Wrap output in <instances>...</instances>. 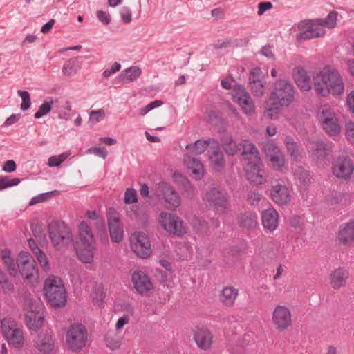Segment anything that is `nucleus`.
Masks as SVG:
<instances>
[{
  "label": "nucleus",
  "instance_id": "1",
  "mask_svg": "<svg viewBox=\"0 0 354 354\" xmlns=\"http://www.w3.org/2000/svg\"><path fill=\"white\" fill-rule=\"evenodd\" d=\"M223 149L229 156H234L243 149L241 153L242 161L248 178L254 183L262 184L266 181L263 171L261 170V161L259 153L256 146L243 140L237 143L230 134H225L221 138Z\"/></svg>",
  "mask_w": 354,
  "mask_h": 354
},
{
  "label": "nucleus",
  "instance_id": "2",
  "mask_svg": "<svg viewBox=\"0 0 354 354\" xmlns=\"http://www.w3.org/2000/svg\"><path fill=\"white\" fill-rule=\"evenodd\" d=\"M316 93L326 97L330 93L340 95L344 93V84L338 71L330 66H325L313 79Z\"/></svg>",
  "mask_w": 354,
  "mask_h": 354
},
{
  "label": "nucleus",
  "instance_id": "3",
  "mask_svg": "<svg viewBox=\"0 0 354 354\" xmlns=\"http://www.w3.org/2000/svg\"><path fill=\"white\" fill-rule=\"evenodd\" d=\"M295 88L293 84L285 78L277 80L273 84L266 114L273 118L272 112L279 111L282 108L290 106L295 100Z\"/></svg>",
  "mask_w": 354,
  "mask_h": 354
},
{
  "label": "nucleus",
  "instance_id": "4",
  "mask_svg": "<svg viewBox=\"0 0 354 354\" xmlns=\"http://www.w3.org/2000/svg\"><path fill=\"white\" fill-rule=\"evenodd\" d=\"M49 237L57 250H62L73 243V234L71 227L63 221H52L48 225Z\"/></svg>",
  "mask_w": 354,
  "mask_h": 354
},
{
  "label": "nucleus",
  "instance_id": "5",
  "mask_svg": "<svg viewBox=\"0 0 354 354\" xmlns=\"http://www.w3.org/2000/svg\"><path fill=\"white\" fill-rule=\"evenodd\" d=\"M44 291L51 306L58 308L65 306L67 301V295L60 278L55 276L48 277L44 282Z\"/></svg>",
  "mask_w": 354,
  "mask_h": 354
},
{
  "label": "nucleus",
  "instance_id": "6",
  "mask_svg": "<svg viewBox=\"0 0 354 354\" xmlns=\"http://www.w3.org/2000/svg\"><path fill=\"white\" fill-rule=\"evenodd\" d=\"M201 197L203 201L207 203L217 214H224L230 209V196L222 189L210 187L203 193Z\"/></svg>",
  "mask_w": 354,
  "mask_h": 354
},
{
  "label": "nucleus",
  "instance_id": "7",
  "mask_svg": "<svg viewBox=\"0 0 354 354\" xmlns=\"http://www.w3.org/2000/svg\"><path fill=\"white\" fill-rule=\"evenodd\" d=\"M18 268L24 281L32 286L37 283L39 272L36 262L27 252H21L17 259Z\"/></svg>",
  "mask_w": 354,
  "mask_h": 354
},
{
  "label": "nucleus",
  "instance_id": "8",
  "mask_svg": "<svg viewBox=\"0 0 354 354\" xmlns=\"http://www.w3.org/2000/svg\"><path fill=\"white\" fill-rule=\"evenodd\" d=\"M88 341V331L82 324H72L67 330L66 342L68 347L73 352H79Z\"/></svg>",
  "mask_w": 354,
  "mask_h": 354
},
{
  "label": "nucleus",
  "instance_id": "9",
  "mask_svg": "<svg viewBox=\"0 0 354 354\" xmlns=\"http://www.w3.org/2000/svg\"><path fill=\"white\" fill-rule=\"evenodd\" d=\"M317 118L322 128L330 136H335L341 132L339 120L335 113L328 105L322 106L317 112Z\"/></svg>",
  "mask_w": 354,
  "mask_h": 354
},
{
  "label": "nucleus",
  "instance_id": "10",
  "mask_svg": "<svg viewBox=\"0 0 354 354\" xmlns=\"http://www.w3.org/2000/svg\"><path fill=\"white\" fill-rule=\"evenodd\" d=\"M1 333L8 343L15 347L21 348L24 345V339L22 330L15 321L11 318H4L1 322Z\"/></svg>",
  "mask_w": 354,
  "mask_h": 354
},
{
  "label": "nucleus",
  "instance_id": "11",
  "mask_svg": "<svg viewBox=\"0 0 354 354\" xmlns=\"http://www.w3.org/2000/svg\"><path fill=\"white\" fill-rule=\"evenodd\" d=\"M299 32L297 39L299 41L320 37L325 35V29L321 26L317 19L301 21L298 24Z\"/></svg>",
  "mask_w": 354,
  "mask_h": 354
},
{
  "label": "nucleus",
  "instance_id": "12",
  "mask_svg": "<svg viewBox=\"0 0 354 354\" xmlns=\"http://www.w3.org/2000/svg\"><path fill=\"white\" fill-rule=\"evenodd\" d=\"M232 99L238 104L244 114L252 115L255 113L254 102L244 86L241 85L234 86Z\"/></svg>",
  "mask_w": 354,
  "mask_h": 354
},
{
  "label": "nucleus",
  "instance_id": "13",
  "mask_svg": "<svg viewBox=\"0 0 354 354\" xmlns=\"http://www.w3.org/2000/svg\"><path fill=\"white\" fill-rule=\"evenodd\" d=\"M157 195L160 200L165 201V206L171 210H175L180 205L181 200L172 187L164 182L158 184Z\"/></svg>",
  "mask_w": 354,
  "mask_h": 354
},
{
  "label": "nucleus",
  "instance_id": "14",
  "mask_svg": "<svg viewBox=\"0 0 354 354\" xmlns=\"http://www.w3.org/2000/svg\"><path fill=\"white\" fill-rule=\"evenodd\" d=\"M160 224L171 234L181 236L186 233L184 221L176 215L167 212L161 213Z\"/></svg>",
  "mask_w": 354,
  "mask_h": 354
},
{
  "label": "nucleus",
  "instance_id": "15",
  "mask_svg": "<svg viewBox=\"0 0 354 354\" xmlns=\"http://www.w3.org/2000/svg\"><path fill=\"white\" fill-rule=\"evenodd\" d=\"M332 169L337 178L346 180L353 174L354 164L349 156L341 155L333 160Z\"/></svg>",
  "mask_w": 354,
  "mask_h": 354
},
{
  "label": "nucleus",
  "instance_id": "16",
  "mask_svg": "<svg viewBox=\"0 0 354 354\" xmlns=\"http://www.w3.org/2000/svg\"><path fill=\"white\" fill-rule=\"evenodd\" d=\"M131 248L139 257L147 258L151 253L149 237L142 232H135L130 238Z\"/></svg>",
  "mask_w": 354,
  "mask_h": 354
},
{
  "label": "nucleus",
  "instance_id": "17",
  "mask_svg": "<svg viewBox=\"0 0 354 354\" xmlns=\"http://www.w3.org/2000/svg\"><path fill=\"white\" fill-rule=\"evenodd\" d=\"M272 322L275 328L283 331L292 325V314L290 309L282 305H277L272 313Z\"/></svg>",
  "mask_w": 354,
  "mask_h": 354
},
{
  "label": "nucleus",
  "instance_id": "18",
  "mask_svg": "<svg viewBox=\"0 0 354 354\" xmlns=\"http://www.w3.org/2000/svg\"><path fill=\"white\" fill-rule=\"evenodd\" d=\"M306 148L309 156L319 162L324 161L330 153L328 144L322 140L311 141L307 144Z\"/></svg>",
  "mask_w": 354,
  "mask_h": 354
},
{
  "label": "nucleus",
  "instance_id": "19",
  "mask_svg": "<svg viewBox=\"0 0 354 354\" xmlns=\"http://www.w3.org/2000/svg\"><path fill=\"white\" fill-rule=\"evenodd\" d=\"M131 280L133 287L140 295L145 294L153 288L151 279L144 272H134L132 274Z\"/></svg>",
  "mask_w": 354,
  "mask_h": 354
},
{
  "label": "nucleus",
  "instance_id": "20",
  "mask_svg": "<svg viewBox=\"0 0 354 354\" xmlns=\"http://www.w3.org/2000/svg\"><path fill=\"white\" fill-rule=\"evenodd\" d=\"M337 240L342 245L347 246L354 243V219H351L339 226Z\"/></svg>",
  "mask_w": 354,
  "mask_h": 354
},
{
  "label": "nucleus",
  "instance_id": "21",
  "mask_svg": "<svg viewBox=\"0 0 354 354\" xmlns=\"http://www.w3.org/2000/svg\"><path fill=\"white\" fill-rule=\"evenodd\" d=\"M208 153L209 162L213 169L218 171H222L225 167V161L218 141L216 144L210 147Z\"/></svg>",
  "mask_w": 354,
  "mask_h": 354
},
{
  "label": "nucleus",
  "instance_id": "22",
  "mask_svg": "<svg viewBox=\"0 0 354 354\" xmlns=\"http://www.w3.org/2000/svg\"><path fill=\"white\" fill-rule=\"evenodd\" d=\"M236 221L241 229L248 231L254 230L258 225L257 215L251 211L239 213L236 217Z\"/></svg>",
  "mask_w": 354,
  "mask_h": 354
},
{
  "label": "nucleus",
  "instance_id": "23",
  "mask_svg": "<svg viewBox=\"0 0 354 354\" xmlns=\"http://www.w3.org/2000/svg\"><path fill=\"white\" fill-rule=\"evenodd\" d=\"M26 321L27 326L32 330H36L43 324L44 317L37 311V306L32 304L26 308Z\"/></svg>",
  "mask_w": 354,
  "mask_h": 354
},
{
  "label": "nucleus",
  "instance_id": "24",
  "mask_svg": "<svg viewBox=\"0 0 354 354\" xmlns=\"http://www.w3.org/2000/svg\"><path fill=\"white\" fill-rule=\"evenodd\" d=\"M194 339L198 347L203 350L211 348L213 343V336L209 330L198 328L194 330Z\"/></svg>",
  "mask_w": 354,
  "mask_h": 354
},
{
  "label": "nucleus",
  "instance_id": "25",
  "mask_svg": "<svg viewBox=\"0 0 354 354\" xmlns=\"http://www.w3.org/2000/svg\"><path fill=\"white\" fill-rule=\"evenodd\" d=\"M349 272L343 267L334 270L330 274V283L335 290H338L346 286L349 278Z\"/></svg>",
  "mask_w": 354,
  "mask_h": 354
},
{
  "label": "nucleus",
  "instance_id": "26",
  "mask_svg": "<svg viewBox=\"0 0 354 354\" xmlns=\"http://www.w3.org/2000/svg\"><path fill=\"white\" fill-rule=\"evenodd\" d=\"M271 195L273 201L279 205L288 204L291 201L289 189L279 183L272 185Z\"/></svg>",
  "mask_w": 354,
  "mask_h": 354
},
{
  "label": "nucleus",
  "instance_id": "27",
  "mask_svg": "<svg viewBox=\"0 0 354 354\" xmlns=\"http://www.w3.org/2000/svg\"><path fill=\"white\" fill-rule=\"evenodd\" d=\"M262 224L264 228L270 232H274L278 226L279 214L273 208H269L262 213Z\"/></svg>",
  "mask_w": 354,
  "mask_h": 354
},
{
  "label": "nucleus",
  "instance_id": "28",
  "mask_svg": "<svg viewBox=\"0 0 354 354\" xmlns=\"http://www.w3.org/2000/svg\"><path fill=\"white\" fill-rule=\"evenodd\" d=\"M109 230L112 241L120 243L124 235L123 228L119 218L111 216L109 218Z\"/></svg>",
  "mask_w": 354,
  "mask_h": 354
},
{
  "label": "nucleus",
  "instance_id": "29",
  "mask_svg": "<svg viewBox=\"0 0 354 354\" xmlns=\"http://www.w3.org/2000/svg\"><path fill=\"white\" fill-rule=\"evenodd\" d=\"M79 230V243L78 245H95V242L93 232L88 223L82 221L78 227Z\"/></svg>",
  "mask_w": 354,
  "mask_h": 354
},
{
  "label": "nucleus",
  "instance_id": "30",
  "mask_svg": "<svg viewBox=\"0 0 354 354\" xmlns=\"http://www.w3.org/2000/svg\"><path fill=\"white\" fill-rule=\"evenodd\" d=\"M295 81L299 88L303 91H309L312 89V82L307 72L301 68H297L293 74Z\"/></svg>",
  "mask_w": 354,
  "mask_h": 354
},
{
  "label": "nucleus",
  "instance_id": "31",
  "mask_svg": "<svg viewBox=\"0 0 354 354\" xmlns=\"http://www.w3.org/2000/svg\"><path fill=\"white\" fill-rule=\"evenodd\" d=\"M284 144L287 153L291 157V159L295 162L300 161L301 158V146L289 136L285 137Z\"/></svg>",
  "mask_w": 354,
  "mask_h": 354
},
{
  "label": "nucleus",
  "instance_id": "32",
  "mask_svg": "<svg viewBox=\"0 0 354 354\" xmlns=\"http://www.w3.org/2000/svg\"><path fill=\"white\" fill-rule=\"evenodd\" d=\"M216 143V140L209 138L207 140H198L193 144H189L186 146V149L194 155H201L205 151L208 146H213Z\"/></svg>",
  "mask_w": 354,
  "mask_h": 354
},
{
  "label": "nucleus",
  "instance_id": "33",
  "mask_svg": "<svg viewBox=\"0 0 354 354\" xmlns=\"http://www.w3.org/2000/svg\"><path fill=\"white\" fill-rule=\"evenodd\" d=\"M36 348L43 353H49L54 348V342L48 333H40L35 341Z\"/></svg>",
  "mask_w": 354,
  "mask_h": 354
},
{
  "label": "nucleus",
  "instance_id": "34",
  "mask_svg": "<svg viewBox=\"0 0 354 354\" xmlns=\"http://www.w3.org/2000/svg\"><path fill=\"white\" fill-rule=\"evenodd\" d=\"M95 245H77L76 253L80 260L84 263H90L94 257Z\"/></svg>",
  "mask_w": 354,
  "mask_h": 354
},
{
  "label": "nucleus",
  "instance_id": "35",
  "mask_svg": "<svg viewBox=\"0 0 354 354\" xmlns=\"http://www.w3.org/2000/svg\"><path fill=\"white\" fill-rule=\"evenodd\" d=\"M185 163L190 172V175L196 180L201 179L204 174L203 164L195 158H188L185 160Z\"/></svg>",
  "mask_w": 354,
  "mask_h": 354
},
{
  "label": "nucleus",
  "instance_id": "36",
  "mask_svg": "<svg viewBox=\"0 0 354 354\" xmlns=\"http://www.w3.org/2000/svg\"><path fill=\"white\" fill-rule=\"evenodd\" d=\"M239 290L234 287H225L222 290L221 301L226 306H232L238 296Z\"/></svg>",
  "mask_w": 354,
  "mask_h": 354
},
{
  "label": "nucleus",
  "instance_id": "37",
  "mask_svg": "<svg viewBox=\"0 0 354 354\" xmlns=\"http://www.w3.org/2000/svg\"><path fill=\"white\" fill-rule=\"evenodd\" d=\"M142 71L138 66L130 67L121 72L120 79L123 82H131L136 80L140 75Z\"/></svg>",
  "mask_w": 354,
  "mask_h": 354
},
{
  "label": "nucleus",
  "instance_id": "38",
  "mask_svg": "<svg viewBox=\"0 0 354 354\" xmlns=\"http://www.w3.org/2000/svg\"><path fill=\"white\" fill-rule=\"evenodd\" d=\"M294 176L297 182L304 187H307L310 183V172L301 167H297L295 169Z\"/></svg>",
  "mask_w": 354,
  "mask_h": 354
},
{
  "label": "nucleus",
  "instance_id": "39",
  "mask_svg": "<svg viewBox=\"0 0 354 354\" xmlns=\"http://www.w3.org/2000/svg\"><path fill=\"white\" fill-rule=\"evenodd\" d=\"M1 258L10 274L16 277L17 275V270L15 268V260L11 257L10 252L9 250H3L1 252Z\"/></svg>",
  "mask_w": 354,
  "mask_h": 354
},
{
  "label": "nucleus",
  "instance_id": "40",
  "mask_svg": "<svg viewBox=\"0 0 354 354\" xmlns=\"http://www.w3.org/2000/svg\"><path fill=\"white\" fill-rule=\"evenodd\" d=\"M0 286L5 294H9L14 290V284L8 279L6 274L0 270Z\"/></svg>",
  "mask_w": 354,
  "mask_h": 354
},
{
  "label": "nucleus",
  "instance_id": "41",
  "mask_svg": "<svg viewBox=\"0 0 354 354\" xmlns=\"http://www.w3.org/2000/svg\"><path fill=\"white\" fill-rule=\"evenodd\" d=\"M337 17V12L335 11H333L330 12L326 18L318 19L317 21L324 28V27L333 28L336 26Z\"/></svg>",
  "mask_w": 354,
  "mask_h": 354
},
{
  "label": "nucleus",
  "instance_id": "42",
  "mask_svg": "<svg viewBox=\"0 0 354 354\" xmlns=\"http://www.w3.org/2000/svg\"><path fill=\"white\" fill-rule=\"evenodd\" d=\"M53 102L50 100H45L39 107L38 111L35 113L34 118L39 119L44 115H47L52 109Z\"/></svg>",
  "mask_w": 354,
  "mask_h": 354
},
{
  "label": "nucleus",
  "instance_id": "43",
  "mask_svg": "<svg viewBox=\"0 0 354 354\" xmlns=\"http://www.w3.org/2000/svg\"><path fill=\"white\" fill-rule=\"evenodd\" d=\"M106 345L111 350H115L120 346L121 342L114 333H109L105 337Z\"/></svg>",
  "mask_w": 354,
  "mask_h": 354
},
{
  "label": "nucleus",
  "instance_id": "44",
  "mask_svg": "<svg viewBox=\"0 0 354 354\" xmlns=\"http://www.w3.org/2000/svg\"><path fill=\"white\" fill-rule=\"evenodd\" d=\"M251 91L257 97H261L265 93L266 82L265 80L250 84Z\"/></svg>",
  "mask_w": 354,
  "mask_h": 354
},
{
  "label": "nucleus",
  "instance_id": "45",
  "mask_svg": "<svg viewBox=\"0 0 354 354\" xmlns=\"http://www.w3.org/2000/svg\"><path fill=\"white\" fill-rule=\"evenodd\" d=\"M78 68L77 62L71 59L64 64L62 72L65 75L71 76L77 73Z\"/></svg>",
  "mask_w": 354,
  "mask_h": 354
},
{
  "label": "nucleus",
  "instance_id": "46",
  "mask_svg": "<svg viewBox=\"0 0 354 354\" xmlns=\"http://www.w3.org/2000/svg\"><path fill=\"white\" fill-rule=\"evenodd\" d=\"M263 151L269 159L282 153L280 149L273 143H266L263 145Z\"/></svg>",
  "mask_w": 354,
  "mask_h": 354
},
{
  "label": "nucleus",
  "instance_id": "47",
  "mask_svg": "<svg viewBox=\"0 0 354 354\" xmlns=\"http://www.w3.org/2000/svg\"><path fill=\"white\" fill-rule=\"evenodd\" d=\"M18 95L21 97L22 100V103L21 104V109L22 111L28 110L31 105L30 95V93L26 91L19 90L17 91Z\"/></svg>",
  "mask_w": 354,
  "mask_h": 354
},
{
  "label": "nucleus",
  "instance_id": "48",
  "mask_svg": "<svg viewBox=\"0 0 354 354\" xmlns=\"http://www.w3.org/2000/svg\"><path fill=\"white\" fill-rule=\"evenodd\" d=\"M69 156L68 153H63L59 156H53L48 158V165L50 167H58Z\"/></svg>",
  "mask_w": 354,
  "mask_h": 354
},
{
  "label": "nucleus",
  "instance_id": "49",
  "mask_svg": "<svg viewBox=\"0 0 354 354\" xmlns=\"http://www.w3.org/2000/svg\"><path fill=\"white\" fill-rule=\"evenodd\" d=\"M248 201L252 205H259L265 201V198L258 192H250L248 195Z\"/></svg>",
  "mask_w": 354,
  "mask_h": 354
},
{
  "label": "nucleus",
  "instance_id": "50",
  "mask_svg": "<svg viewBox=\"0 0 354 354\" xmlns=\"http://www.w3.org/2000/svg\"><path fill=\"white\" fill-rule=\"evenodd\" d=\"M270 161L272 167L278 171H281L284 167V156L282 153H279L275 157L271 158V159H270Z\"/></svg>",
  "mask_w": 354,
  "mask_h": 354
},
{
  "label": "nucleus",
  "instance_id": "51",
  "mask_svg": "<svg viewBox=\"0 0 354 354\" xmlns=\"http://www.w3.org/2000/svg\"><path fill=\"white\" fill-rule=\"evenodd\" d=\"M20 183V179L15 178L10 179L8 176H0L1 188L6 189L12 186L17 185Z\"/></svg>",
  "mask_w": 354,
  "mask_h": 354
},
{
  "label": "nucleus",
  "instance_id": "52",
  "mask_svg": "<svg viewBox=\"0 0 354 354\" xmlns=\"http://www.w3.org/2000/svg\"><path fill=\"white\" fill-rule=\"evenodd\" d=\"M105 112L102 109L91 111L89 120L92 123L96 124L102 120L104 118Z\"/></svg>",
  "mask_w": 354,
  "mask_h": 354
},
{
  "label": "nucleus",
  "instance_id": "53",
  "mask_svg": "<svg viewBox=\"0 0 354 354\" xmlns=\"http://www.w3.org/2000/svg\"><path fill=\"white\" fill-rule=\"evenodd\" d=\"M86 153L94 154L96 156L105 159L108 152L104 147H93L86 150Z\"/></svg>",
  "mask_w": 354,
  "mask_h": 354
},
{
  "label": "nucleus",
  "instance_id": "54",
  "mask_svg": "<svg viewBox=\"0 0 354 354\" xmlns=\"http://www.w3.org/2000/svg\"><path fill=\"white\" fill-rule=\"evenodd\" d=\"M124 202L131 204L137 202V192L133 188H128L124 194Z\"/></svg>",
  "mask_w": 354,
  "mask_h": 354
},
{
  "label": "nucleus",
  "instance_id": "55",
  "mask_svg": "<svg viewBox=\"0 0 354 354\" xmlns=\"http://www.w3.org/2000/svg\"><path fill=\"white\" fill-rule=\"evenodd\" d=\"M162 104L163 102L160 100H154L149 103V104H147V106L140 109L139 113L141 115H145L153 109L160 106Z\"/></svg>",
  "mask_w": 354,
  "mask_h": 354
},
{
  "label": "nucleus",
  "instance_id": "56",
  "mask_svg": "<svg viewBox=\"0 0 354 354\" xmlns=\"http://www.w3.org/2000/svg\"><path fill=\"white\" fill-rule=\"evenodd\" d=\"M120 15L122 21L125 24H129L132 20L131 10L127 6H123L120 10Z\"/></svg>",
  "mask_w": 354,
  "mask_h": 354
},
{
  "label": "nucleus",
  "instance_id": "57",
  "mask_svg": "<svg viewBox=\"0 0 354 354\" xmlns=\"http://www.w3.org/2000/svg\"><path fill=\"white\" fill-rule=\"evenodd\" d=\"M98 223H100L98 225L96 226V229L97 231V234L101 238L102 241L107 240L108 236L106 229V225L104 223V220H99Z\"/></svg>",
  "mask_w": 354,
  "mask_h": 354
},
{
  "label": "nucleus",
  "instance_id": "58",
  "mask_svg": "<svg viewBox=\"0 0 354 354\" xmlns=\"http://www.w3.org/2000/svg\"><path fill=\"white\" fill-rule=\"evenodd\" d=\"M346 138L351 144L354 145V122H348L346 125Z\"/></svg>",
  "mask_w": 354,
  "mask_h": 354
},
{
  "label": "nucleus",
  "instance_id": "59",
  "mask_svg": "<svg viewBox=\"0 0 354 354\" xmlns=\"http://www.w3.org/2000/svg\"><path fill=\"white\" fill-rule=\"evenodd\" d=\"M92 297L93 301L96 302L102 301L105 297V292L100 286L95 287L92 292Z\"/></svg>",
  "mask_w": 354,
  "mask_h": 354
},
{
  "label": "nucleus",
  "instance_id": "60",
  "mask_svg": "<svg viewBox=\"0 0 354 354\" xmlns=\"http://www.w3.org/2000/svg\"><path fill=\"white\" fill-rule=\"evenodd\" d=\"M263 80L264 79L261 77V71L260 68H255L251 71L249 77L250 84L259 82Z\"/></svg>",
  "mask_w": 354,
  "mask_h": 354
},
{
  "label": "nucleus",
  "instance_id": "61",
  "mask_svg": "<svg viewBox=\"0 0 354 354\" xmlns=\"http://www.w3.org/2000/svg\"><path fill=\"white\" fill-rule=\"evenodd\" d=\"M97 17L99 21L104 25H108L111 22L109 14L103 10H98L97 12Z\"/></svg>",
  "mask_w": 354,
  "mask_h": 354
},
{
  "label": "nucleus",
  "instance_id": "62",
  "mask_svg": "<svg viewBox=\"0 0 354 354\" xmlns=\"http://www.w3.org/2000/svg\"><path fill=\"white\" fill-rule=\"evenodd\" d=\"M272 3L270 1H262L258 4V15L259 16L262 15L267 10L271 9L272 8Z\"/></svg>",
  "mask_w": 354,
  "mask_h": 354
},
{
  "label": "nucleus",
  "instance_id": "63",
  "mask_svg": "<svg viewBox=\"0 0 354 354\" xmlns=\"http://www.w3.org/2000/svg\"><path fill=\"white\" fill-rule=\"evenodd\" d=\"M121 310L124 312V316H127L129 319L134 314V308L129 304H124L121 306Z\"/></svg>",
  "mask_w": 354,
  "mask_h": 354
},
{
  "label": "nucleus",
  "instance_id": "64",
  "mask_svg": "<svg viewBox=\"0 0 354 354\" xmlns=\"http://www.w3.org/2000/svg\"><path fill=\"white\" fill-rule=\"evenodd\" d=\"M36 257L42 268L46 271L48 270L49 269L48 261L46 254L44 252H42L40 253L39 255L36 256Z\"/></svg>",
  "mask_w": 354,
  "mask_h": 354
}]
</instances>
